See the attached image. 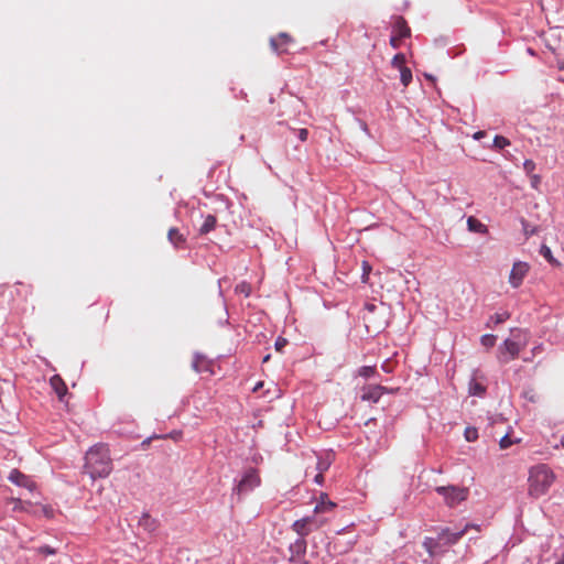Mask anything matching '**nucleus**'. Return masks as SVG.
Listing matches in <instances>:
<instances>
[{
  "label": "nucleus",
  "mask_w": 564,
  "mask_h": 564,
  "mask_svg": "<svg viewBox=\"0 0 564 564\" xmlns=\"http://www.w3.org/2000/svg\"><path fill=\"white\" fill-rule=\"evenodd\" d=\"M112 470V462L109 449L102 445H94L85 455L84 473L88 474L91 479L105 478Z\"/></svg>",
  "instance_id": "1"
},
{
  "label": "nucleus",
  "mask_w": 564,
  "mask_h": 564,
  "mask_svg": "<svg viewBox=\"0 0 564 564\" xmlns=\"http://www.w3.org/2000/svg\"><path fill=\"white\" fill-rule=\"evenodd\" d=\"M555 480L553 470L546 464H538L529 470V495L539 498L545 495Z\"/></svg>",
  "instance_id": "2"
},
{
  "label": "nucleus",
  "mask_w": 564,
  "mask_h": 564,
  "mask_svg": "<svg viewBox=\"0 0 564 564\" xmlns=\"http://www.w3.org/2000/svg\"><path fill=\"white\" fill-rule=\"evenodd\" d=\"M511 332L514 339H505L498 348L497 358L501 365H506L516 359L519 356L521 349L527 345V340H517L520 339V336L525 333L524 330L517 328L512 329Z\"/></svg>",
  "instance_id": "3"
},
{
  "label": "nucleus",
  "mask_w": 564,
  "mask_h": 564,
  "mask_svg": "<svg viewBox=\"0 0 564 564\" xmlns=\"http://www.w3.org/2000/svg\"><path fill=\"white\" fill-rule=\"evenodd\" d=\"M260 485V477L256 468H247L241 478L237 480V484L232 488V497L237 496L240 499L242 496L251 492L254 488Z\"/></svg>",
  "instance_id": "4"
},
{
  "label": "nucleus",
  "mask_w": 564,
  "mask_h": 564,
  "mask_svg": "<svg viewBox=\"0 0 564 564\" xmlns=\"http://www.w3.org/2000/svg\"><path fill=\"white\" fill-rule=\"evenodd\" d=\"M435 491L444 498L445 503L453 508L466 500L468 497V489L454 485L438 486Z\"/></svg>",
  "instance_id": "5"
},
{
  "label": "nucleus",
  "mask_w": 564,
  "mask_h": 564,
  "mask_svg": "<svg viewBox=\"0 0 564 564\" xmlns=\"http://www.w3.org/2000/svg\"><path fill=\"white\" fill-rule=\"evenodd\" d=\"M470 527V524H466L463 529L459 530H453L447 527L438 528L435 529L436 538L441 543L442 547L445 549L447 546L456 544L464 536V534L468 531Z\"/></svg>",
  "instance_id": "6"
},
{
  "label": "nucleus",
  "mask_w": 564,
  "mask_h": 564,
  "mask_svg": "<svg viewBox=\"0 0 564 564\" xmlns=\"http://www.w3.org/2000/svg\"><path fill=\"white\" fill-rule=\"evenodd\" d=\"M307 549V543L305 539L299 538L293 543L290 544V557L289 561L294 564H308V562L304 558Z\"/></svg>",
  "instance_id": "7"
},
{
  "label": "nucleus",
  "mask_w": 564,
  "mask_h": 564,
  "mask_svg": "<svg viewBox=\"0 0 564 564\" xmlns=\"http://www.w3.org/2000/svg\"><path fill=\"white\" fill-rule=\"evenodd\" d=\"M319 527L321 523H318L314 517H304L294 521L292 524L293 531H295L302 539Z\"/></svg>",
  "instance_id": "8"
},
{
  "label": "nucleus",
  "mask_w": 564,
  "mask_h": 564,
  "mask_svg": "<svg viewBox=\"0 0 564 564\" xmlns=\"http://www.w3.org/2000/svg\"><path fill=\"white\" fill-rule=\"evenodd\" d=\"M386 387L381 384H366L361 388L360 399L371 403H378L384 394Z\"/></svg>",
  "instance_id": "9"
},
{
  "label": "nucleus",
  "mask_w": 564,
  "mask_h": 564,
  "mask_svg": "<svg viewBox=\"0 0 564 564\" xmlns=\"http://www.w3.org/2000/svg\"><path fill=\"white\" fill-rule=\"evenodd\" d=\"M479 379H485V377L480 373L478 369L473 371V376L468 382V393L473 397L484 398L487 392V387L479 381Z\"/></svg>",
  "instance_id": "10"
},
{
  "label": "nucleus",
  "mask_w": 564,
  "mask_h": 564,
  "mask_svg": "<svg viewBox=\"0 0 564 564\" xmlns=\"http://www.w3.org/2000/svg\"><path fill=\"white\" fill-rule=\"evenodd\" d=\"M529 271V265L525 262H516L511 269L509 282L513 288L521 285L525 274Z\"/></svg>",
  "instance_id": "11"
},
{
  "label": "nucleus",
  "mask_w": 564,
  "mask_h": 564,
  "mask_svg": "<svg viewBox=\"0 0 564 564\" xmlns=\"http://www.w3.org/2000/svg\"><path fill=\"white\" fill-rule=\"evenodd\" d=\"M138 524L149 534H153L158 530L160 522L158 519L152 518L148 512H143Z\"/></svg>",
  "instance_id": "12"
},
{
  "label": "nucleus",
  "mask_w": 564,
  "mask_h": 564,
  "mask_svg": "<svg viewBox=\"0 0 564 564\" xmlns=\"http://www.w3.org/2000/svg\"><path fill=\"white\" fill-rule=\"evenodd\" d=\"M393 32L397 33L399 39H405L411 35V30L408 26L406 21L402 17H395L393 22Z\"/></svg>",
  "instance_id": "13"
},
{
  "label": "nucleus",
  "mask_w": 564,
  "mask_h": 564,
  "mask_svg": "<svg viewBox=\"0 0 564 564\" xmlns=\"http://www.w3.org/2000/svg\"><path fill=\"white\" fill-rule=\"evenodd\" d=\"M203 224L198 228V234L205 236L213 231L217 226V217L213 214L202 215Z\"/></svg>",
  "instance_id": "14"
},
{
  "label": "nucleus",
  "mask_w": 564,
  "mask_h": 564,
  "mask_svg": "<svg viewBox=\"0 0 564 564\" xmlns=\"http://www.w3.org/2000/svg\"><path fill=\"white\" fill-rule=\"evenodd\" d=\"M422 545L431 556L444 551L436 536H425Z\"/></svg>",
  "instance_id": "15"
},
{
  "label": "nucleus",
  "mask_w": 564,
  "mask_h": 564,
  "mask_svg": "<svg viewBox=\"0 0 564 564\" xmlns=\"http://www.w3.org/2000/svg\"><path fill=\"white\" fill-rule=\"evenodd\" d=\"M212 365L209 361L206 360V357L199 352H195L194 354V359H193V362H192V368L196 371V372H207V371H212L210 369Z\"/></svg>",
  "instance_id": "16"
},
{
  "label": "nucleus",
  "mask_w": 564,
  "mask_h": 564,
  "mask_svg": "<svg viewBox=\"0 0 564 564\" xmlns=\"http://www.w3.org/2000/svg\"><path fill=\"white\" fill-rule=\"evenodd\" d=\"M8 479L12 484H14V485H17L19 487H25L26 488L31 484L30 478L26 475H24L23 473H21L19 469H12L10 471V474H9Z\"/></svg>",
  "instance_id": "17"
},
{
  "label": "nucleus",
  "mask_w": 564,
  "mask_h": 564,
  "mask_svg": "<svg viewBox=\"0 0 564 564\" xmlns=\"http://www.w3.org/2000/svg\"><path fill=\"white\" fill-rule=\"evenodd\" d=\"M279 42H281L282 45H285L289 42H291V36L288 33H280L278 39L271 37L270 40V45L274 52H276L278 54L286 53L285 48L280 50Z\"/></svg>",
  "instance_id": "18"
},
{
  "label": "nucleus",
  "mask_w": 564,
  "mask_h": 564,
  "mask_svg": "<svg viewBox=\"0 0 564 564\" xmlns=\"http://www.w3.org/2000/svg\"><path fill=\"white\" fill-rule=\"evenodd\" d=\"M467 228L476 234H486L488 231L487 226L474 216L467 218Z\"/></svg>",
  "instance_id": "19"
},
{
  "label": "nucleus",
  "mask_w": 564,
  "mask_h": 564,
  "mask_svg": "<svg viewBox=\"0 0 564 564\" xmlns=\"http://www.w3.org/2000/svg\"><path fill=\"white\" fill-rule=\"evenodd\" d=\"M509 317L510 314L508 312L496 313L489 317L486 323V327L494 328L495 326L505 323L507 319H509Z\"/></svg>",
  "instance_id": "20"
},
{
  "label": "nucleus",
  "mask_w": 564,
  "mask_h": 564,
  "mask_svg": "<svg viewBox=\"0 0 564 564\" xmlns=\"http://www.w3.org/2000/svg\"><path fill=\"white\" fill-rule=\"evenodd\" d=\"M51 386L59 399H62L67 392V387L59 376H54L51 378Z\"/></svg>",
  "instance_id": "21"
},
{
  "label": "nucleus",
  "mask_w": 564,
  "mask_h": 564,
  "mask_svg": "<svg viewBox=\"0 0 564 564\" xmlns=\"http://www.w3.org/2000/svg\"><path fill=\"white\" fill-rule=\"evenodd\" d=\"M170 242L180 248L185 242V237L178 231L177 228H171L167 234Z\"/></svg>",
  "instance_id": "22"
},
{
  "label": "nucleus",
  "mask_w": 564,
  "mask_h": 564,
  "mask_svg": "<svg viewBox=\"0 0 564 564\" xmlns=\"http://www.w3.org/2000/svg\"><path fill=\"white\" fill-rule=\"evenodd\" d=\"M336 507V503L328 500L327 496H322V500L316 503L314 508L315 513L326 512Z\"/></svg>",
  "instance_id": "23"
},
{
  "label": "nucleus",
  "mask_w": 564,
  "mask_h": 564,
  "mask_svg": "<svg viewBox=\"0 0 564 564\" xmlns=\"http://www.w3.org/2000/svg\"><path fill=\"white\" fill-rule=\"evenodd\" d=\"M377 375L376 366H362L358 369V376L369 379Z\"/></svg>",
  "instance_id": "24"
},
{
  "label": "nucleus",
  "mask_w": 564,
  "mask_h": 564,
  "mask_svg": "<svg viewBox=\"0 0 564 564\" xmlns=\"http://www.w3.org/2000/svg\"><path fill=\"white\" fill-rule=\"evenodd\" d=\"M400 70V80L404 87L409 86V84L412 82V72L409 67H404L399 69Z\"/></svg>",
  "instance_id": "25"
},
{
  "label": "nucleus",
  "mask_w": 564,
  "mask_h": 564,
  "mask_svg": "<svg viewBox=\"0 0 564 564\" xmlns=\"http://www.w3.org/2000/svg\"><path fill=\"white\" fill-rule=\"evenodd\" d=\"M540 254L551 264L557 263V261L553 258L552 250L546 245H542L540 248Z\"/></svg>",
  "instance_id": "26"
},
{
  "label": "nucleus",
  "mask_w": 564,
  "mask_h": 564,
  "mask_svg": "<svg viewBox=\"0 0 564 564\" xmlns=\"http://www.w3.org/2000/svg\"><path fill=\"white\" fill-rule=\"evenodd\" d=\"M510 145L509 139L503 135H496L492 141V147L497 150H501L506 147Z\"/></svg>",
  "instance_id": "27"
},
{
  "label": "nucleus",
  "mask_w": 564,
  "mask_h": 564,
  "mask_svg": "<svg viewBox=\"0 0 564 564\" xmlns=\"http://www.w3.org/2000/svg\"><path fill=\"white\" fill-rule=\"evenodd\" d=\"M478 436V430L474 426H467L464 431V437L467 442H475Z\"/></svg>",
  "instance_id": "28"
},
{
  "label": "nucleus",
  "mask_w": 564,
  "mask_h": 564,
  "mask_svg": "<svg viewBox=\"0 0 564 564\" xmlns=\"http://www.w3.org/2000/svg\"><path fill=\"white\" fill-rule=\"evenodd\" d=\"M235 292L238 294H243L246 297H248L251 293V285L248 282L242 281L236 285Z\"/></svg>",
  "instance_id": "29"
},
{
  "label": "nucleus",
  "mask_w": 564,
  "mask_h": 564,
  "mask_svg": "<svg viewBox=\"0 0 564 564\" xmlns=\"http://www.w3.org/2000/svg\"><path fill=\"white\" fill-rule=\"evenodd\" d=\"M497 336L492 334H485L480 337V343L486 348H492L496 345Z\"/></svg>",
  "instance_id": "30"
},
{
  "label": "nucleus",
  "mask_w": 564,
  "mask_h": 564,
  "mask_svg": "<svg viewBox=\"0 0 564 564\" xmlns=\"http://www.w3.org/2000/svg\"><path fill=\"white\" fill-rule=\"evenodd\" d=\"M404 63H405V55L402 53L394 55L391 61V65L398 69L404 68L405 67Z\"/></svg>",
  "instance_id": "31"
},
{
  "label": "nucleus",
  "mask_w": 564,
  "mask_h": 564,
  "mask_svg": "<svg viewBox=\"0 0 564 564\" xmlns=\"http://www.w3.org/2000/svg\"><path fill=\"white\" fill-rule=\"evenodd\" d=\"M35 552L44 555H55L57 553V549L45 544L36 547Z\"/></svg>",
  "instance_id": "32"
},
{
  "label": "nucleus",
  "mask_w": 564,
  "mask_h": 564,
  "mask_svg": "<svg viewBox=\"0 0 564 564\" xmlns=\"http://www.w3.org/2000/svg\"><path fill=\"white\" fill-rule=\"evenodd\" d=\"M536 165L535 163L532 161V160H525L523 162V170L524 172L528 174V175H532L534 170H535Z\"/></svg>",
  "instance_id": "33"
},
{
  "label": "nucleus",
  "mask_w": 564,
  "mask_h": 564,
  "mask_svg": "<svg viewBox=\"0 0 564 564\" xmlns=\"http://www.w3.org/2000/svg\"><path fill=\"white\" fill-rule=\"evenodd\" d=\"M371 271V265L367 262H362V274H361V281L366 283L368 281L369 273Z\"/></svg>",
  "instance_id": "34"
},
{
  "label": "nucleus",
  "mask_w": 564,
  "mask_h": 564,
  "mask_svg": "<svg viewBox=\"0 0 564 564\" xmlns=\"http://www.w3.org/2000/svg\"><path fill=\"white\" fill-rule=\"evenodd\" d=\"M513 441L510 438V436L508 434H506L505 436H502L499 441V446L505 449V448H508L512 445Z\"/></svg>",
  "instance_id": "35"
},
{
  "label": "nucleus",
  "mask_w": 564,
  "mask_h": 564,
  "mask_svg": "<svg viewBox=\"0 0 564 564\" xmlns=\"http://www.w3.org/2000/svg\"><path fill=\"white\" fill-rule=\"evenodd\" d=\"M288 345V340L284 337H278L274 347L276 351H282V349Z\"/></svg>",
  "instance_id": "36"
},
{
  "label": "nucleus",
  "mask_w": 564,
  "mask_h": 564,
  "mask_svg": "<svg viewBox=\"0 0 564 564\" xmlns=\"http://www.w3.org/2000/svg\"><path fill=\"white\" fill-rule=\"evenodd\" d=\"M530 177L532 187L536 188L538 185L541 183V176L538 174H532L530 175Z\"/></svg>",
  "instance_id": "37"
},
{
  "label": "nucleus",
  "mask_w": 564,
  "mask_h": 564,
  "mask_svg": "<svg viewBox=\"0 0 564 564\" xmlns=\"http://www.w3.org/2000/svg\"><path fill=\"white\" fill-rule=\"evenodd\" d=\"M307 137H308V131L307 129H300L297 131V138L301 140V141H306L307 140Z\"/></svg>",
  "instance_id": "38"
},
{
  "label": "nucleus",
  "mask_w": 564,
  "mask_h": 564,
  "mask_svg": "<svg viewBox=\"0 0 564 564\" xmlns=\"http://www.w3.org/2000/svg\"><path fill=\"white\" fill-rule=\"evenodd\" d=\"M556 562L554 564H564V546L561 547L560 553H555Z\"/></svg>",
  "instance_id": "39"
},
{
  "label": "nucleus",
  "mask_w": 564,
  "mask_h": 564,
  "mask_svg": "<svg viewBox=\"0 0 564 564\" xmlns=\"http://www.w3.org/2000/svg\"><path fill=\"white\" fill-rule=\"evenodd\" d=\"M381 369L387 372V373H391L393 370H392V367L390 366L389 364V360H386L382 365H381Z\"/></svg>",
  "instance_id": "40"
},
{
  "label": "nucleus",
  "mask_w": 564,
  "mask_h": 564,
  "mask_svg": "<svg viewBox=\"0 0 564 564\" xmlns=\"http://www.w3.org/2000/svg\"><path fill=\"white\" fill-rule=\"evenodd\" d=\"M401 39H399V36H391L390 39V45L394 48H397L399 46V42H400Z\"/></svg>",
  "instance_id": "41"
},
{
  "label": "nucleus",
  "mask_w": 564,
  "mask_h": 564,
  "mask_svg": "<svg viewBox=\"0 0 564 564\" xmlns=\"http://www.w3.org/2000/svg\"><path fill=\"white\" fill-rule=\"evenodd\" d=\"M543 350V344H538L532 348V355H538Z\"/></svg>",
  "instance_id": "42"
},
{
  "label": "nucleus",
  "mask_w": 564,
  "mask_h": 564,
  "mask_svg": "<svg viewBox=\"0 0 564 564\" xmlns=\"http://www.w3.org/2000/svg\"><path fill=\"white\" fill-rule=\"evenodd\" d=\"M400 388H388L386 387V390H384V393H388V394H394L399 391Z\"/></svg>",
  "instance_id": "43"
},
{
  "label": "nucleus",
  "mask_w": 564,
  "mask_h": 564,
  "mask_svg": "<svg viewBox=\"0 0 564 564\" xmlns=\"http://www.w3.org/2000/svg\"><path fill=\"white\" fill-rule=\"evenodd\" d=\"M486 135V132L485 131H477L475 134H474V139L475 140H480L481 138H484Z\"/></svg>",
  "instance_id": "44"
},
{
  "label": "nucleus",
  "mask_w": 564,
  "mask_h": 564,
  "mask_svg": "<svg viewBox=\"0 0 564 564\" xmlns=\"http://www.w3.org/2000/svg\"><path fill=\"white\" fill-rule=\"evenodd\" d=\"M359 124H360V128L362 129V131H365L367 134H369V129H368V126L365 121H359Z\"/></svg>",
  "instance_id": "45"
},
{
  "label": "nucleus",
  "mask_w": 564,
  "mask_h": 564,
  "mask_svg": "<svg viewBox=\"0 0 564 564\" xmlns=\"http://www.w3.org/2000/svg\"><path fill=\"white\" fill-rule=\"evenodd\" d=\"M366 308L369 311V312H373L376 310V305L375 304H371V303H367L366 304Z\"/></svg>",
  "instance_id": "46"
},
{
  "label": "nucleus",
  "mask_w": 564,
  "mask_h": 564,
  "mask_svg": "<svg viewBox=\"0 0 564 564\" xmlns=\"http://www.w3.org/2000/svg\"><path fill=\"white\" fill-rule=\"evenodd\" d=\"M527 52H528V54H530L531 56H534V55H535L534 50H533V48H531V47H528V48H527Z\"/></svg>",
  "instance_id": "47"
},
{
  "label": "nucleus",
  "mask_w": 564,
  "mask_h": 564,
  "mask_svg": "<svg viewBox=\"0 0 564 564\" xmlns=\"http://www.w3.org/2000/svg\"><path fill=\"white\" fill-rule=\"evenodd\" d=\"M152 437H149L142 442V445H148L151 442Z\"/></svg>",
  "instance_id": "48"
},
{
  "label": "nucleus",
  "mask_w": 564,
  "mask_h": 564,
  "mask_svg": "<svg viewBox=\"0 0 564 564\" xmlns=\"http://www.w3.org/2000/svg\"><path fill=\"white\" fill-rule=\"evenodd\" d=\"M560 444L564 448V434L561 436Z\"/></svg>",
  "instance_id": "49"
},
{
  "label": "nucleus",
  "mask_w": 564,
  "mask_h": 564,
  "mask_svg": "<svg viewBox=\"0 0 564 564\" xmlns=\"http://www.w3.org/2000/svg\"><path fill=\"white\" fill-rule=\"evenodd\" d=\"M321 479H322V475H317V476L315 477V481H316V482H319V481H321Z\"/></svg>",
  "instance_id": "50"
}]
</instances>
